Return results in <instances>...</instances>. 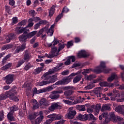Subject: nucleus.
<instances>
[{
	"instance_id": "1",
	"label": "nucleus",
	"mask_w": 124,
	"mask_h": 124,
	"mask_svg": "<svg viewBox=\"0 0 124 124\" xmlns=\"http://www.w3.org/2000/svg\"><path fill=\"white\" fill-rule=\"evenodd\" d=\"M50 74H52V73L50 72H47L42 76V78H45V79H46V80L50 79L49 80H44L42 82H37V85L40 86H45V85H47V84L55 83L56 81H58L57 75H59L58 73H57L52 76L50 75Z\"/></svg>"
},
{
	"instance_id": "2",
	"label": "nucleus",
	"mask_w": 124,
	"mask_h": 124,
	"mask_svg": "<svg viewBox=\"0 0 124 124\" xmlns=\"http://www.w3.org/2000/svg\"><path fill=\"white\" fill-rule=\"evenodd\" d=\"M16 93V91L14 89L6 92L5 94L0 95V100H4V99H6L8 97H9L11 99H13V97Z\"/></svg>"
},
{
	"instance_id": "3",
	"label": "nucleus",
	"mask_w": 124,
	"mask_h": 124,
	"mask_svg": "<svg viewBox=\"0 0 124 124\" xmlns=\"http://www.w3.org/2000/svg\"><path fill=\"white\" fill-rule=\"evenodd\" d=\"M99 120H102V124H108L109 122H110V119L108 118V113L107 112H105L102 114L101 115L99 116Z\"/></svg>"
},
{
	"instance_id": "4",
	"label": "nucleus",
	"mask_w": 124,
	"mask_h": 124,
	"mask_svg": "<svg viewBox=\"0 0 124 124\" xmlns=\"http://www.w3.org/2000/svg\"><path fill=\"white\" fill-rule=\"evenodd\" d=\"M76 115V111L74 110L73 107H70L68 110V113L66 114V117L69 120H71L74 118V116Z\"/></svg>"
},
{
	"instance_id": "5",
	"label": "nucleus",
	"mask_w": 124,
	"mask_h": 124,
	"mask_svg": "<svg viewBox=\"0 0 124 124\" xmlns=\"http://www.w3.org/2000/svg\"><path fill=\"white\" fill-rule=\"evenodd\" d=\"M71 79H72V78L68 77L65 78H63L62 80H59L56 82L55 83V85H66L68 84V83H70V82H71Z\"/></svg>"
},
{
	"instance_id": "6",
	"label": "nucleus",
	"mask_w": 124,
	"mask_h": 124,
	"mask_svg": "<svg viewBox=\"0 0 124 124\" xmlns=\"http://www.w3.org/2000/svg\"><path fill=\"white\" fill-rule=\"evenodd\" d=\"M65 90H67L64 92V94L66 96H69L73 94V90H75V88L73 86H66L64 88Z\"/></svg>"
},
{
	"instance_id": "7",
	"label": "nucleus",
	"mask_w": 124,
	"mask_h": 124,
	"mask_svg": "<svg viewBox=\"0 0 124 124\" xmlns=\"http://www.w3.org/2000/svg\"><path fill=\"white\" fill-rule=\"evenodd\" d=\"M59 53H60V51L58 48L57 47H54L51 49V52L49 54L47 57L48 59H52L54 57H57L59 55Z\"/></svg>"
},
{
	"instance_id": "8",
	"label": "nucleus",
	"mask_w": 124,
	"mask_h": 124,
	"mask_svg": "<svg viewBox=\"0 0 124 124\" xmlns=\"http://www.w3.org/2000/svg\"><path fill=\"white\" fill-rule=\"evenodd\" d=\"M49 89H50V90H53V87H49L48 88H44L39 90H37V89L36 88H34L33 93L34 94H38V93H46V92L49 91Z\"/></svg>"
},
{
	"instance_id": "9",
	"label": "nucleus",
	"mask_w": 124,
	"mask_h": 124,
	"mask_svg": "<svg viewBox=\"0 0 124 124\" xmlns=\"http://www.w3.org/2000/svg\"><path fill=\"white\" fill-rule=\"evenodd\" d=\"M109 121L111 120V121H113L115 123L117 122H120V121H122L123 118H121L120 116H117L115 115V112H111L109 113Z\"/></svg>"
},
{
	"instance_id": "10",
	"label": "nucleus",
	"mask_w": 124,
	"mask_h": 124,
	"mask_svg": "<svg viewBox=\"0 0 124 124\" xmlns=\"http://www.w3.org/2000/svg\"><path fill=\"white\" fill-rule=\"evenodd\" d=\"M62 106H61V103H53L51 104V106L49 108V110L50 111H54V110H57L58 109H61Z\"/></svg>"
},
{
	"instance_id": "11",
	"label": "nucleus",
	"mask_w": 124,
	"mask_h": 124,
	"mask_svg": "<svg viewBox=\"0 0 124 124\" xmlns=\"http://www.w3.org/2000/svg\"><path fill=\"white\" fill-rule=\"evenodd\" d=\"M5 82L7 85H10L13 81H14V75L9 74L7 76H6L4 78Z\"/></svg>"
},
{
	"instance_id": "12",
	"label": "nucleus",
	"mask_w": 124,
	"mask_h": 124,
	"mask_svg": "<svg viewBox=\"0 0 124 124\" xmlns=\"http://www.w3.org/2000/svg\"><path fill=\"white\" fill-rule=\"evenodd\" d=\"M105 67H106V63L104 62H101L100 65L94 69V71L97 73L100 71V70H102V69H104Z\"/></svg>"
},
{
	"instance_id": "13",
	"label": "nucleus",
	"mask_w": 124,
	"mask_h": 124,
	"mask_svg": "<svg viewBox=\"0 0 124 124\" xmlns=\"http://www.w3.org/2000/svg\"><path fill=\"white\" fill-rule=\"evenodd\" d=\"M102 91V88L98 87L95 88L93 90V93L95 94H96L97 97H101L102 94H101V92Z\"/></svg>"
},
{
	"instance_id": "14",
	"label": "nucleus",
	"mask_w": 124,
	"mask_h": 124,
	"mask_svg": "<svg viewBox=\"0 0 124 124\" xmlns=\"http://www.w3.org/2000/svg\"><path fill=\"white\" fill-rule=\"evenodd\" d=\"M39 103L41 106H49L50 105V103L49 101H47V100L45 98H42L39 101Z\"/></svg>"
},
{
	"instance_id": "15",
	"label": "nucleus",
	"mask_w": 124,
	"mask_h": 124,
	"mask_svg": "<svg viewBox=\"0 0 124 124\" xmlns=\"http://www.w3.org/2000/svg\"><path fill=\"white\" fill-rule=\"evenodd\" d=\"M116 112H118V113H120L122 115H124V105H120L118 106L115 108Z\"/></svg>"
},
{
	"instance_id": "16",
	"label": "nucleus",
	"mask_w": 124,
	"mask_h": 124,
	"mask_svg": "<svg viewBox=\"0 0 124 124\" xmlns=\"http://www.w3.org/2000/svg\"><path fill=\"white\" fill-rule=\"evenodd\" d=\"M26 49V44H23L21 46H17L16 49L15 50V53H18L19 52H21L22 51H24Z\"/></svg>"
},
{
	"instance_id": "17",
	"label": "nucleus",
	"mask_w": 124,
	"mask_h": 124,
	"mask_svg": "<svg viewBox=\"0 0 124 124\" xmlns=\"http://www.w3.org/2000/svg\"><path fill=\"white\" fill-rule=\"evenodd\" d=\"M51 116L52 117V121L62 120V115L61 114H51Z\"/></svg>"
},
{
	"instance_id": "18",
	"label": "nucleus",
	"mask_w": 124,
	"mask_h": 124,
	"mask_svg": "<svg viewBox=\"0 0 124 124\" xmlns=\"http://www.w3.org/2000/svg\"><path fill=\"white\" fill-rule=\"evenodd\" d=\"M79 58H87L88 54L85 50H81L79 51L78 54Z\"/></svg>"
},
{
	"instance_id": "19",
	"label": "nucleus",
	"mask_w": 124,
	"mask_h": 124,
	"mask_svg": "<svg viewBox=\"0 0 124 124\" xmlns=\"http://www.w3.org/2000/svg\"><path fill=\"white\" fill-rule=\"evenodd\" d=\"M31 59V53H29L28 51L26 50L24 56V61L29 62Z\"/></svg>"
},
{
	"instance_id": "20",
	"label": "nucleus",
	"mask_w": 124,
	"mask_h": 124,
	"mask_svg": "<svg viewBox=\"0 0 124 124\" xmlns=\"http://www.w3.org/2000/svg\"><path fill=\"white\" fill-rule=\"evenodd\" d=\"M81 79H82V75H81V73L78 74V76H77L73 80V82L74 84H76V83H78L79 81L81 80Z\"/></svg>"
},
{
	"instance_id": "21",
	"label": "nucleus",
	"mask_w": 124,
	"mask_h": 124,
	"mask_svg": "<svg viewBox=\"0 0 124 124\" xmlns=\"http://www.w3.org/2000/svg\"><path fill=\"white\" fill-rule=\"evenodd\" d=\"M44 118V117L42 115L38 117L35 120V122H33L31 121L32 124H40L41 122H42V120Z\"/></svg>"
},
{
	"instance_id": "22",
	"label": "nucleus",
	"mask_w": 124,
	"mask_h": 124,
	"mask_svg": "<svg viewBox=\"0 0 124 124\" xmlns=\"http://www.w3.org/2000/svg\"><path fill=\"white\" fill-rule=\"evenodd\" d=\"M28 38V35H27L26 33H23L22 35H21L19 36V39L20 41H26Z\"/></svg>"
},
{
	"instance_id": "23",
	"label": "nucleus",
	"mask_w": 124,
	"mask_h": 124,
	"mask_svg": "<svg viewBox=\"0 0 124 124\" xmlns=\"http://www.w3.org/2000/svg\"><path fill=\"white\" fill-rule=\"evenodd\" d=\"M15 38V34L13 33L10 34L8 35V36L6 37V43H9L10 42V40H12V39H14Z\"/></svg>"
},
{
	"instance_id": "24",
	"label": "nucleus",
	"mask_w": 124,
	"mask_h": 124,
	"mask_svg": "<svg viewBox=\"0 0 124 124\" xmlns=\"http://www.w3.org/2000/svg\"><path fill=\"white\" fill-rule=\"evenodd\" d=\"M49 26H47L44 28H42L38 32V33L37 34V36L38 37L39 36H40V35H42V34H43V33L45 31H47V28H48Z\"/></svg>"
},
{
	"instance_id": "25",
	"label": "nucleus",
	"mask_w": 124,
	"mask_h": 124,
	"mask_svg": "<svg viewBox=\"0 0 124 124\" xmlns=\"http://www.w3.org/2000/svg\"><path fill=\"white\" fill-rule=\"evenodd\" d=\"M43 24H46V21L41 20L39 23L36 24L34 26V30H37L40 27L41 25H43Z\"/></svg>"
},
{
	"instance_id": "26",
	"label": "nucleus",
	"mask_w": 124,
	"mask_h": 124,
	"mask_svg": "<svg viewBox=\"0 0 124 124\" xmlns=\"http://www.w3.org/2000/svg\"><path fill=\"white\" fill-rule=\"evenodd\" d=\"M50 98L51 99H58V98H60V94H56V93H55V92L53 91L52 93V94L50 95Z\"/></svg>"
},
{
	"instance_id": "27",
	"label": "nucleus",
	"mask_w": 124,
	"mask_h": 124,
	"mask_svg": "<svg viewBox=\"0 0 124 124\" xmlns=\"http://www.w3.org/2000/svg\"><path fill=\"white\" fill-rule=\"evenodd\" d=\"M110 109H111L110 105L105 104L102 107L101 111L102 112H103V111H107L108 110H110Z\"/></svg>"
},
{
	"instance_id": "28",
	"label": "nucleus",
	"mask_w": 124,
	"mask_h": 124,
	"mask_svg": "<svg viewBox=\"0 0 124 124\" xmlns=\"http://www.w3.org/2000/svg\"><path fill=\"white\" fill-rule=\"evenodd\" d=\"M115 79H118V76L116 74H112L110 77L108 78V82H112Z\"/></svg>"
},
{
	"instance_id": "29",
	"label": "nucleus",
	"mask_w": 124,
	"mask_h": 124,
	"mask_svg": "<svg viewBox=\"0 0 124 124\" xmlns=\"http://www.w3.org/2000/svg\"><path fill=\"white\" fill-rule=\"evenodd\" d=\"M55 8H56V6L52 5V7L50 8L49 12V17H52L53 15H54V13H55Z\"/></svg>"
},
{
	"instance_id": "30",
	"label": "nucleus",
	"mask_w": 124,
	"mask_h": 124,
	"mask_svg": "<svg viewBox=\"0 0 124 124\" xmlns=\"http://www.w3.org/2000/svg\"><path fill=\"white\" fill-rule=\"evenodd\" d=\"M94 108L95 109V115H98V113H99V110L101 109V106L100 104H97L94 107Z\"/></svg>"
},
{
	"instance_id": "31",
	"label": "nucleus",
	"mask_w": 124,
	"mask_h": 124,
	"mask_svg": "<svg viewBox=\"0 0 124 124\" xmlns=\"http://www.w3.org/2000/svg\"><path fill=\"white\" fill-rule=\"evenodd\" d=\"M46 32L47 33V35H48V36H52L54 34V30H53V29H51L50 28L48 29V27H47V29L46 30Z\"/></svg>"
},
{
	"instance_id": "32",
	"label": "nucleus",
	"mask_w": 124,
	"mask_h": 124,
	"mask_svg": "<svg viewBox=\"0 0 124 124\" xmlns=\"http://www.w3.org/2000/svg\"><path fill=\"white\" fill-rule=\"evenodd\" d=\"M78 118L80 120V121H85V120H88V116H87L86 115L79 114Z\"/></svg>"
},
{
	"instance_id": "33",
	"label": "nucleus",
	"mask_w": 124,
	"mask_h": 124,
	"mask_svg": "<svg viewBox=\"0 0 124 124\" xmlns=\"http://www.w3.org/2000/svg\"><path fill=\"white\" fill-rule=\"evenodd\" d=\"M111 71V69L105 67L103 69L99 71L97 73H101V72H103L104 73H109Z\"/></svg>"
},
{
	"instance_id": "34",
	"label": "nucleus",
	"mask_w": 124,
	"mask_h": 124,
	"mask_svg": "<svg viewBox=\"0 0 124 124\" xmlns=\"http://www.w3.org/2000/svg\"><path fill=\"white\" fill-rule=\"evenodd\" d=\"M7 118L8 120L9 121H11V122H14L15 121V118L13 116V113H11V112H9L7 115Z\"/></svg>"
},
{
	"instance_id": "35",
	"label": "nucleus",
	"mask_w": 124,
	"mask_h": 124,
	"mask_svg": "<svg viewBox=\"0 0 124 124\" xmlns=\"http://www.w3.org/2000/svg\"><path fill=\"white\" fill-rule=\"evenodd\" d=\"M31 67H33V65L31 64V63L29 62L26 64L23 69L24 70H26V71H28V70H29V69H30V68H31Z\"/></svg>"
},
{
	"instance_id": "36",
	"label": "nucleus",
	"mask_w": 124,
	"mask_h": 124,
	"mask_svg": "<svg viewBox=\"0 0 124 124\" xmlns=\"http://www.w3.org/2000/svg\"><path fill=\"white\" fill-rule=\"evenodd\" d=\"M37 33V31H33L29 33L26 32V34L27 35V37H28V38H31L32 36H34V35H35V34H36Z\"/></svg>"
},
{
	"instance_id": "37",
	"label": "nucleus",
	"mask_w": 124,
	"mask_h": 124,
	"mask_svg": "<svg viewBox=\"0 0 124 124\" xmlns=\"http://www.w3.org/2000/svg\"><path fill=\"white\" fill-rule=\"evenodd\" d=\"M60 70H61V68H59V66H57L54 67L51 71H48V72H51V73H55V72H58V71H60Z\"/></svg>"
},
{
	"instance_id": "38",
	"label": "nucleus",
	"mask_w": 124,
	"mask_h": 124,
	"mask_svg": "<svg viewBox=\"0 0 124 124\" xmlns=\"http://www.w3.org/2000/svg\"><path fill=\"white\" fill-rule=\"evenodd\" d=\"M12 47V45H5L2 47L1 50H8V49H11Z\"/></svg>"
},
{
	"instance_id": "39",
	"label": "nucleus",
	"mask_w": 124,
	"mask_h": 124,
	"mask_svg": "<svg viewBox=\"0 0 124 124\" xmlns=\"http://www.w3.org/2000/svg\"><path fill=\"white\" fill-rule=\"evenodd\" d=\"M95 87V85L94 84L91 83L90 84L88 85L87 87H85V90H92V89L94 88Z\"/></svg>"
},
{
	"instance_id": "40",
	"label": "nucleus",
	"mask_w": 124,
	"mask_h": 124,
	"mask_svg": "<svg viewBox=\"0 0 124 124\" xmlns=\"http://www.w3.org/2000/svg\"><path fill=\"white\" fill-rule=\"evenodd\" d=\"M32 103L33 105V109H37V108H38V105L37 104V101H36V100H33Z\"/></svg>"
},
{
	"instance_id": "41",
	"label": "nucleus",
	"mask_w": 124,
	"mask_h": 124,
	"mask_svg": "<svg viewBox=\"0 0 124 124\" xmlns=\"http://www.w3.org/2000/svg\"><path fill=\"white\" fill-rule=\"evenodd\" d=\"M10 113L13 114L14 112H15V111H17L18 110V108L16 106H14L13 107H11L10 108Z\"/></svg>"
},
{
	"instance_id": "42",
	"label": "nucleus",
	"mask_w": 124,
	"mask_h": 124,
	"mask_svg": "<svg viewBox=\"0 0 124 124\" xmlns=\"http://www.w3.org/2000/svg\"><path fill=\"white\" fill-rule=\"evenodd\" d=\"M11 65H12V64L11 63H8L6 65L3 66L1 68L2 70H6L7 69H8V68H10V67H11Z\"/></svg>"
},
{
	"instance_id": "43",
	"label": "nucleus",
	"mask_w": 124,
	"mask_h": 124,
	"mask_svg": "<svg viewBox=\"0 0 124 124\" xmlns=\"http://www.w3.org/2000/svg\"><path fill=\"white\" fill-rule=\"evenodd\" d=\"M87 117L88 118L89 121H95L96 120V119L94 118V116L91 113L87 115Z\"/></svg>"
},
{
	"instance_id": "44",
	"label": "nucleus",
	"mask_w": 124,
	"mask_h": 124,
	"mask_svg": "<svg viewBox=\"0 0 124 124\" xmlns=\"http://www.w3.org/2000/svg\"><path fill=\"white\" fill-rule=\"evenodd\" d=\"M48 118H50L49 119L47 120L45 122V124H51L52 122L54 121L52 119V116L51 115H48Z\"/></svg>"
},
{
	"instance_id": "45",
	"label": "nucleus",
	"mask_w": 124,
	"mask_h": 124,
	"mask_svg": "<svg viewBox=\"0 0 124 124\" xmlns=\"http://www.w3.org/2000/svg\"><path fill=\"white\" fill-rule=\"evenodd\" d=\"M25 62V61L24 60H19L16 63V67H20V66L23 64Z\"/></svg>"
},
{
	"instance_id": "46",
	"label": "nucleus",
	"mask_w": 124,
	"mask_h": 124,
	"mask_svg": "<svg viewBox=\"0 0 124 124\" xmlns=\"http://www.w3.org/2000/svg\"><path fill=\"white\" fill-rule=\"evenodd\" d=\"M66 45L64 44H59V48H58V51L60 52V51H61V50H62V49H63L64 48V47H65V46Z\"/></svg>"
},
{
	"instance_id": "47",
	"label": "nucleus",
	"mask_w": 124,
	"mask_h": 124,
	"mask_svg": "<svg viewBox=\"0 0 124 124\" xmlns=\"http://www.w3.org/2000/svg\"><path fill=\"white\" fill-rule=\"evenodd\" d=\"M96 76L94 75H91L90 76L86 77V79L88 80H93V79H94Z\"/></svg>"
},
{
	"instance_id": "48",
	"label": "nucleus",
	"mask_w": 124,
	"mask_h": 124,
	"mask_svg": "<svg viewBox=\"0 0 124 124\" xmlns=\"http://www.w3.org/2000/svg\"><path fill=\"white\" fill-rule=\"evenodd\" d=\"M43 70L42 67H38L35 69L34 70V73L35 74H39L40 72Z\"/></svg>"
},
{
	"instance_id": "49",
	"label": "nucleus",
	"mask_w": 124,
	"mask_h": 124,
	"mask_svg": "<svg viewBox=\"0 0 124 124\" xmlns=\"http://www.w3.org/2000/svg\"><path fill=\"white\" fill-rule=\"evenodd\" d=\"M80 73H81V71H78L77 73H72L70 75L69 77H70V78H72V77H74V76H76V75H78L79 74H80Z\"/></svg>"
},
{
	"instance_id": "50",
	"label": "nucleus",
	"mask_w": 124,
	"mask_h": 124,
	"mask_svg": "<svg viewBox=\"0 0 124 124\" xmlns=\"http://www.w3.org/2000/svg\"><path fill=\"white\" fill-rule=\"evenodd\" d=\"M29 23L28 25V27L29 28H31V27H32V26H33V21H32V19L30 18L29 19Z\"/></svg>"
},
{
	"instance_id": "51",
	"label": "nucleus",
	"mask_w": 124,
	"mask_h": 124,
	"mask_svg": "<svg viewBox=\"0 0 124 124\" xmlns=\"http://www.w3.org/2000/svg\"><path fill=\"white\" fill-rule=\"evenodd\" d=\"M78 109L79 111H86V108L85 106H78Z\"/></svg>"
},
{
	"instance_id": "52",
	"label": "nucleus",
	"mask_w": 124,
	"mask_h": 124,
	"mask_svg": "<svg viewBox=\"0 0 124 124\" xmlns=\"http://www.w3.org/2000/svg\"><path fill=\"white\" fill-rule=\"evenodd\" d=\"M82 102H83V100H81V99H78L74 101V102H73V105H74V104H78V103H82Z\"/></svg>"
},
{
	"instance_id": "53",
	"label": "nucleus",
	"mask_w": 124,
	"mask_h": 124,
	"mask_svg": "<svg viewBox=\"0 0 124 124\" xmlns=\"http://www.w3.org/2000/svg\"><path fill=\"white\" fill-rule=\"evenodd\" d=\"M63 102L65 103V104H68V105H73V102L68 100H63Z\"/></svg>"
},
{
	"instance_id": "54",
	"label": "nucleus",
	"mask_w": 124,
	"mask_h": 124,
	"mask_svg": "<svg viewBox=\"0 0 124 124\" xmlns=\"http://www.w3.org/2000/svg\"><path fill=\"white\" fill-rule=\"evenodd\" d=\"M78 66H79L80 68L83 67V66L81 65V63H74L72 66V67L73 68H74V67H78Z\"/></svg>"
},
{
	"instance_id": "55",
	"label": "nucleus",
	"mask_w": 124,
	"mask_h": 124,
	"mask_svg": "<svg viewBox=\"0 0 124 124\" xmlns=\"http://www.w3.org/2000/svg\"><path fill=\"white\" fill-rule=\"evenodd\" d=\"M27 27H25V28L20 29L18 31L19 34H21V33H23V32H24V31L25 33H27V32H26V31L27 30Z\"/></svg>"
},
{
	"instance_id": "56",
	"label": "nucleus",
	"mask_w": 124,
	"mask_h": 124,
	"mask_svg": "<svg viewBox=\"0 0 124 124\" xmlns=\"http://www.w3.org/2000/svg\"><path fill=\"white\" fill-rule=\"evenodd\" d=\"M58 43H59V41H58V40L54 39L53 42L51 44H49L48 46L49 47H50V46H52V45H53V46H55V45H57Z\"/></svg>"
},
{
	"instance_id": "57",
	"label": "nucleus",
	"mask_w": 124,
	"mask_h": 124,
	"mask_svg": "<svg viewBox=\"0 0 124 124\" xmlns=\"http://www.w3.org/2000/svg\"><path fill=\"white\" fill-rule=\"evenodd\" d=\"M100 87H107L108 85V83L106 81H103L99 83Z\"/></svg>"
},
{
	"instance_id": "58",
	"label": "nucleus",
	"mask_w": 124,
	"mask_h": 124,
	"mask_svg": "<svg viewBox=\"0 0 124 124\" xmlns=\"http://www.w3.org/2000/svg\"><path fill=\"white\" fill-rule=\"evenodd\" d=\"M32 19V21L33 22H35V23H36V22H38V21L40 20V18H39V17H33L31 18Z\"/></svg>"
},
{
	"instance_id": "59",
	"label": "nucleus",
	"mask_w": 124,
	"mask_h": 124,
	"mask_svg": "<svg viewBox=\"0 0 124 124\" xmlns=\"http://www.w3.org/2000/svg\"><path fill=\"white\" fill-rule=\"evenodd\" d=\"M62 14H60L55 19V22L56 23H58V22H59V20L62 18Z\"/></svg>"
},
{
	"instance_id": "60",
	"label": "nucleus",
	"mask_w": 124,
	"mask_h": 124,
	"mask_svg": "<svg viewBox=\"0 0 124 124\" xmlns=\"http://www.w3.org/2000/svg\"><path fill=\"white\" fill-rule=\"evenodd\" d=\"M29 14H30V15L32 16H35V15H36V14H35V11H34L33 10H31L30 11Z\"/></svg>"
},
{
	"instance_id": "61",
	"label": "nucleus",
	"mask_w": 124,
	"mask_h": 124,
	"mask_svg": "<svg viewBox=\"0 0 124 124\" xmlns=\"http://www.w3.org/2000/svg\"><path fill=\"white\" fill-rule=\"evenodd\" d=\"M100 97L103 100H109V98H108V97L105 96V95L104 94H102V96Z\"/></svg>"
},
{
	"instance_id": "62",
	"label": "nucleus",
	"mask_w": 124,
	"mask_h": 124,
	"mask_svg": "<svg viewBox=\"0 0 124 124\" xmlns=\"http://www.w3.org/2000/svg\"><path fill=\"white\" fill-rule=\"evenodd\" d=\"M68 58L70 59V61H72L73 62H74L76 60L74 56H70Z\"/></svg>"
},
{
	"instance_id": "63",
	"label": "nucleus",
	"mask_w": 124,
	"mask_h": 124,
	"mask_svg": "<svg viewBox=\"0 0 124 124\" xmlns=\"http://www.w3.org/2000/svg\"><path fill=\"white\" fill-rule=\"evenodd\" d=\"M62 75H68L69 74V71L66 70V71H64L62 72L61 73Z\"/></svg>"
},
{
	"instance_id": "64",
	"label": "nucleus",
	"mask_w": 124,
	"mask_h": 124,
	"mask_svg": "<svg viewBox=\"0 0 124 124\" xmlns=\"http://www.w3.org/2000/svg\"><path fill=\"white\" fill-rule=\"evenodd\" d=\"M70 62H71L70 59L68 58L67 60V61L64 62V64L65 65H69V64H70Z\"/></svg>"
}]
</instances>
